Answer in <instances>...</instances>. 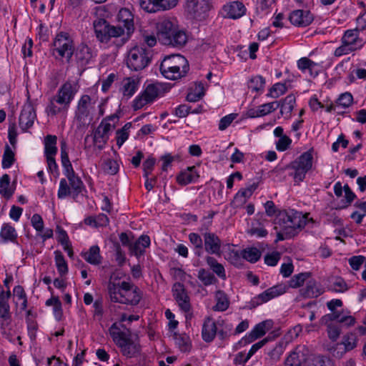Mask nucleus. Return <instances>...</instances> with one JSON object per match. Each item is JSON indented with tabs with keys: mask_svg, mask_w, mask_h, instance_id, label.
<instances>
[{
	"mask_svg": "<svg viewBox=\"0 0 366 366\" xmlns=\"http://www.w3.org/2000/svg\"><path fill=\"white\" fill-rule=\"evenodd\" d=\"M61 162L63 167V172L67 179L62 178L59 182L57 192L59 199H64L71 196L76 199L84 189V184L79 177H78L69 160L66 151V142H61Z\"/></svg>",
	"mask_w": 366,
	"mask_h": 366,
	"instance_id": "1",
	"label": "nucleus"
},
{
	"mask_svg": "<svg viewBox=\"0 0 366 366\" xmlns=\"http://www.w3.org/2000/svg\"><path fill=\"white\" fill-rule=\"evenodd\" d=\"M107 289L109 298L114 302L135 306L142 297L140 289L126 281L118 283L109 282Z\"/></svg>",
	"mask_w": 366,
	"mask_h": 366,
	"instance_id": "2",
	"label": "nucleus"
},
{
	"mask_svg": "<svg viewBox=\"0 0 366 366\" xmlns=\"http://www.w3.org/2000/svg\"><path fill=\"white\" fill-rule=\"evenodd\" d=\"M76 92V91L71 82L64 83L58 89L56 94L49 99L45 108L47 116L53 117L59 114L66 113L74 98Z\"/></svg>",
	"mask_w": 366,
	"mask_h": 366,
	"instance_id": "3",
	"label": "nucleus"
},
{
	"mask_svg": "<svg viewBox=\"0 0 366 366\" xmlns=\"http://www.w3.org/2000/svg\"><path fill=\"white\" fill-rule=\"evenodd\" d=\"M157 39L164 44L181 48L187 41V36L184 31L177 29L168 19L161 20L157 25Z\"/></svg>",
	"mask_w": 366,
	"mask_h": 366,
	"instance_id": "4",
	"label": "nucleus"
},
{
	"mask_svg": "<svg viewBox=\"0 0 366 366\" xmlns=\"http://www.w3.org/2000/svg\"><path fill=\"white\" fill-rule=\"evenodd\" d=\"M275 229H284L297 232L305 225L302 213L294 209L280 210L274 220Z\"/></svg>",
	"mask_w": 366,
	"mask_h": 366,
	"instance_id": "5",
	"label": "nucleus"
},
{
	"mask_svg": "<svg viewBox=\"0 0 366 366\" xmlns=\"http://www.w3.org/2000/svg\"><path fill=\"white\" fill-rule=\"evenodd\" d=\"M51 53L57 60L65 59L67 63L71 61L74 53V42L68 33L61 31L56 35L52 43Z\"/></svg>",
	"mask_w": 366,
	"mask_h": 366,
	"instance_id": "6",
	"label": "nucleus"
},
{
	"mask_svg": "<svg viewBox=\"0 0 366 366\" xmlns=\"http://www.w3.org/2000/svg\"><path fill=\"white\" fill-rule=\"evenodd\" d=\"M212 217L213 214L208 217H204L205 222L202 224L198 230L204 239L203 250L204 249L209 254L220 256L222 252V241L214 232L209 231V227L212 223Z\"/></svg>",
	"mask_w": 366,
	"mask_h": 366,
	"instance_id": "7",
	"label": "nucleus"
},
{
	"mask_svg": "<svg viewBox=\"0 0 366 366\" xmlns=\"http://www.w3.org/2000/svg\"><path fill=\"white\" fill-rule=\"evenodd\" d=\"M93 25L96 37L102 44H107L112 39L124 35V29L122 26L111 25L104 19H96Z\"/></svg>",
	"mask_w": 366,
	"mask_h": 366,
	"instance_id": "8",
	"label": "nucleus"
},
{
	"mask_svg": "<svg viewBox=\"0 0 366 366\" xmlns=\"http://www.w3.org/2000/svg\"><path fill=\"white\" fill-rule=\"evenodd\" d=\"M152 59L149 49L142 46H134L129 50L127 54V65L133 71H140L147 67Z\"/></svg>",
	"mask_w": 366,
	"mask_h": 366,
	"instance_id": "9",
	"label": "nucleus"
},
{
	"mask_svg": "<svg viewBox=\"0 0 366 366\" xmlns=\"http://www.w3.org/2000/svg\"><path fill=\"white\" fill-rule=\"evenodd\" d=\"M111 336L120 348L122 355L131 358L137 355L140 352L139 344L133 340L131 337L123 332H112L110 330Z\"/></svg>",
	"mask_w": 366,
	"mask_h": 366,
	"instance_id": "10",
	"label": "nucleus"
},
{
	"mask_svg": "<svg viewBox=\"0 0 366 366\" xmlns=\"http://www.w3.org/2000/svg\"><path fill=\"white\" fill-rule=\"evenodd\" d=\"M164 92V88L160 83L157 82L148 84L144 92L134 99L133 102L134 109H140L145 105L153 102Z\"/></svg>",
	"mask_w": 366,
	"mask_h": 366,
	"instance_id": "11",
	"label": "nucleus"
},
{
	"mask_svg": "<svg viewBox=\"0 0 366 366\" xmlns=\"http://www.w3.org/2000/svg\"><path fill=\"white\" fill-rule=\"evenodd\" d=\"M313 156L311 150L302 154L295 161L291 163L290 167L295 170L292 174L295 182H302L307 172L312 167Z\"/></svg>",
	"mask_w": 366,
	"mask_h": 366,
	"instance_id": "12",
	"label": "nucleus"
},
{
	"mask_svg": "<svg viewBox=\"0 0 366 366\" xmlns=\"http://www.w3.org/2000/svg\"><path fill=\"white\" fill-rule=\"evenodd\" d=\"M310 353L305 345H297L286 357L284 366H307Z\"/></svg>",
	"mask_w": 366,
	"mask_h": 366,
	"instance_id": "13",
	"label": "nucleus"
},
{
	"mask_svg": "<svg viewBox=\"0 0 366 366\" xmlns=\"http://www.w3.org/2000/svg\"><path fill=\"white\" fill-rule=\"evenodd\" d=\"M11 295L9 290L5 292L0 287V327L2 330H5L11 322V308L9 303Z\"/></svg>",
	"mask_w": 366,
	"mask_h": 366,
	"instance_id": "14",
	"label": "nucleus"
},
{
	"mask_svg": "<svg viewBox=\"0 0 366 366\" xmlns=\"http://www.w3.org/2000/svg\"><path fill=\"white\" fill-rule=\"evenodd\" d=\"M178 2L179 0H139V6L148 13H155L172 9Z\"/></svg>",
	"mask_w": 366,
	"mask_h": 366,
	"instance_id": "15",
	"label": "nucleus"
},
{
	"mask_svg": "<svg viewBox=\"0 0 366 366\" xmlns=\"http://www.w3.org/2000/svg\"><path fill=\"white\" fill-rule=\"evenodd\" d=\"M36 119V110L29 97L26 103L23 106L19 116V124L20 128L24 132L27 131L28 129L33 126Z\"/></svg>",
	"mask_w": 366,
	"mask_h": 366,
	"instance_id": "16",
	"label": "nucleus"
},
{
	"mask_svg": "<svg viewBox=\"0 0 366 366\" xmlns=\"http://www.w3.org/2000/svg\"><path fill=\"white\" fill-rule=\"evenodd\" d=\"M172 292L174 300H176L180 310L184 312H189L192 306L190 303V297L183 284L176 282L172 287Z\"/></svg>",
	"mask_w": 366,
	"mask_h": 366,
	"instance_id": "17",
	"label": "nucleus"
},
{
	"mask_svg": "<svg viewBox=\"0 0 366 366\" xmlns=\"http://www.w3.org/2000/svg\"><path fill=\"white\" fill-rule=\"evenodd\" d=\"M212 7V0H187V11L195 18L201 17Z\"/></svg>",
	"mask_w": 366,
	"mask_h": 366,
	"instance_id": "18",
	"label": "nucleus"
},
{
	"mask_svg": "<svg viewBox=\"0 0 366 366\" xmlns=\"http://www.w3.org/2000/svg\"><path fill=\"white\" fill-rule=\"evenodd\" d=\"M104 122H101L93 134L94 144L99 150H102L107 143L112 130V124H104Z\"/></svg>",
	"mask_w": 366,
	"mask_h": 366,
	"instance_id": "19",
	"label": "nucleus"
},
{
	"mask_svg": "<svg viewBox=\"0 0 366 366\" xmlns=\"http://www.w3.org/2000/svg\"><path fill=\"white\" fill-rule=\"evenodd\" d=\"M74 55L76 62L80 66H86L90 64L97 56L96 51L85 44H79L74 49Z\"/></svg>",
	"mask_w": 366,
	"mask_h": 366,
	"instance_id": "20",
	"label": "nucleus"
},
{
	"mask_svg": "<svg viewBox=\"0 0 366 366\" xmlns=\"http://www.w3.org/2000/svg\"><path fill=\"white\" fill-rule=\"evenodd\" d=\"M289 19L296 26L305 27L312 22L314 17L308 10L297 9L290 14Z\"/></svg>",
	"mask_w": 366,
	"mask_h": 366,
	"instance_id": "21",
	"label": "nucleus"
},
{
	"mask_svg": "<svg viewBox=\"0 0 366 366\" xmlns=\"http://www.w3.org/2000/svg\"><path fill=\"white\" fill-rule=\"evenodd\" d=\"M163 67L169 69L174 66L183 69V73H187L189 69L188 61L185 57L180 54H172L165 56L163 61Z\"/></svg>",
	"mask_w": 366,
	"mask_h": 366,
	"instance_id": "22",
	"label": "nucleus"
},
{
	"mask_svg": "<svg viewBox=\"0 0 366 366\" xmlns=\"http://www.w3.org/2000/svg\"><path fill=\"white\" fill-rule=\"evenodd\" d=\"M278 107H280L278 102L265 103L257 107L249 108L247 114L250 118L264 117L275 111Z\"/></svg>",
	"mask_w": 366,
	"mask_h": 366,
	"instance_id": "23",
	"label": "nucleus"
},
{
	"mask_svg": "<svg viewBox=\"0 0 366 366\" xmlns=\"http://www.w3.org/2000/svg\"><path fill=\"white\" fill-rule=\"evenodd\" d=\"M341 43L346 44L355 51L360 49L365 44L359 37V31L356 29L345 31L341 39Z\"/></svg>",
	"mask_w": 366,
	"mask_h": 366,
	"instance_id": "24",
	"label": "nucleus"
},
{
	"mask_svg": "<svg viewBox=\"0 0 366 366\" xmlns=\"http://www.w3.org/2000/svg\"><path fill=\"white\" fill-rule=\"evenodd\" d=\"M297 67L302 72H308L311 77H316L322 69L321 64L315 62L307 57H302L297 61Z\"/></svg>",
	"mask_w": 366,
	"mask_h": 366,
	"instance_id": "25",
	"label": "nucleus"
},
{
	"mask_svg": "<svg viewBox=\"0 0 366 366\" xmlns=\"http://www.w3.org/2000/svg\"><path fill=\"white\" fill-rule=\"evenodd\" d=\"M225 16L229 19H239L244 15L246 8L240 1H232L223 6Z\"/></svg>",
	"mask_w": 366,
	"mask_h": 366,
	"instance_id": "26",
	"label": "nucleus"
},
{
	"mask_svg": "<svg viewBox=\"0 0 366 366\" xmlns=\"http://www.w3.org/2000/svg\"><path fill=\"white\" fill-rule=\"evenodd\" d=\"M217 333V327L215 321L210 317L205 318L202 329V337L204 342H212Z\"/></svg>",
	"mask_w": 366,
	"mask_h": 366,
	"instance_id": "27",
	"label": "nucleus"
},
{
	"mask_svg": "<svg viewBox=\"0 0 366 366\" xmlns=\"http://www.w3.org/2000/svg\"><path fill=\"white\" fill-rule=\"evenodd\" d=\"M117 21L123 24L128 35L134 31V15L129 9L122 8L119 11Z\"/></svg>",
	"mask_w": 366,
	"mask_h": 366,
	"instance_id": "28",
	"label": "nucleus"
},
{
	"mask_svg": "<svg viewBox=\"0 0 366 366\" xmlns=\"http://www.w3.org/2000/svg\"><path fill=\"white\" fill-rule=\"evenodd\" d=\"M199 175L194 166L189 167L187 169L181 172L177 177V182L179 184L185 186L190 183L195 182Z\"/></svg>",
	"mask_w": 366,
	"mask_h": 366,
	"instance_id": "29",
	"label": "nucleus"
},
{
	"mask_svg": "<svg viewBox=\"0 0 366 366\" xmlns=\"http://www.w3.org/2000/svg\"><path fill=\"white\" fill-rule=\"evenodd\" d=\"M81 257L92 265H99L102 262V257L100 254V248L97 245H93L86 251L81 253Z\"/></svg>",
	"mask_w": 366,
	"mask_h": 366,
	"instance_id": "30",
	"label": "nucleus"
},
{
	"mask_svg": "<svg viewBox=\"0 0 366 366\" xmlns=\"http://www.w3.org/2000/svg\"><path fill=\"white\" fill-rule=\"evenodd\" d=\"M280 107V113L286 119L291 117V114L296 104V98L294 94H289L285 99L278 102Z\"/></svg>",
	"mask_w": 366,
	"mask_h": 366,
	"instance_id": "31",
	"label": "nucleus"
},
{
	"mask_svg": "<svg viewBox=\"0 0 366 366\" xmlns=\"http://www.w3.org/2000/svg\"><path fill=\"white\" fill-rule=\"evenodd\" d=\"M150 245V237L148 235H141L139 239L130 245L131 252L137 257L144 254L145 249Z\"/></svg>",
	"mask_w": 366,
	"mask_h": 366,
	"instance_id": "32",
	"label": "nucleus"
},
{
	"mask_svg": "<svg viewBox=\"0 0 366 366\" xmlns=\"http://www.w3.org/2000/svg\"><path fill=\"white\" fill-rule=\"evenodd\" d=\"M17 237V232L13 226L9 223L2 224L0 230V242L1 243L16 242Z\"/></svg>",
	"mask_w": 366,
	"mask_h": 366,
	"instance_id": "33",
	"label": "nucleus"
},
{
	"mask_svg": "<svg viewBox=\"0 0 366 366\" xmlns=\"http://www.w3.org/2000/svg\"><path fill=\"white\" fill-rule=\"evenodd\" d=\"M300 293L304 297L314 298L320 296L322 290L315 280H310L307 282L306 287L300 290Z\"/></svg>",
	"mask_w": 366,
	"mask_h": 366,
	"instance_id": "34",
	"label": "nucleus"
},
{
	"mask_svg": "<svg viewBox=\"0 0 366 366\" xmlns=\"http://www.w3.org/2000/svg\"><path fill=\"white\" fill-rule=\"evenodd\" d=\"M189 242L193 246L194 253L197 257H201L203 254L204 239L200 234L191 232L188 235Z\"/></svg>",
	"mask_w": 366,
	"mask_h": 366,
	"instance_id": "35",
	"label": "nucleus"
},
{
	"mask_svg": "<svg viewBox=\"0 0 366 366\" xmlns=\"http://www.w3.org/2000/svg\"><path fill=\"white\" fill-rule=\"evenodd\" d=\"M175 345L182 352H189L192 348V342L189 337L185 334H179L175 332L174 334Z\"/></svg>",
	"mask_w": 366,
	"mask_h": 366,
	"instance_id": "36",
	"label": "nucleus"
},
{
	"mask_svg": "<svg viewBox=\"0 0 366 366\" xmlns=\"http://www.w3.org/2000/svg\"><path fill=\"white\" fill-rule=\"evenodd\" d=\"M57 137L55 135L48 134L44 138V156H56L58 149L56 147Z\"/></svg>",
	"mask_w": 366,
	"mask_h": 366,
	"instance_id": "37",
	"label": "nucleus"
},
{
	"mask_svg": "<svg viewBox=\"0 0 366 366\" xmlns=\"http://www.w3.org/2000/svg\"><path fill=\"white\" fill-rule=\"evenodd\" d=\"M206 262L209 268L215 273L220 279L226 280V272L224 266L219 263L218 261L212 256L206 257Z\"/></svg>",
	"mask_w": 366,
	"mask_h": 366,
	"instance_id": "38",
	"label": "nucleus"
},
{
	"mask_svg": "<svg viewBox=\"0 0 366 366\" xmlns=\"http://www.w3.org/2000/svg\"><path fill=\"white\" fill-rule=\"evenodd\" d=\"M138 81L134 78L124 79L122 84V93L124 97L130 98L138 89Z\"/></svg>",
	"mask_w": 366,
	"mask_h": 366,
	"instance_id": "39",
	"label": "nucleus"
},
{
	"mask_svg": "<svg viewBox=\"0 0 366 366\" xmlns=\"http://www.w3.org/2000/svg\"><path fill=\"white\" fill-rule=\"evenodd\" d=\"M307 366H333L331 360L324 355L310 353Z\"/></svg>",
	"mask_w": 366,
	"mask_h": 366,
	"instance_id": "40",
	"label": "nucleus"
},
{
	"mask_svg": "<svg viewBox=\"0 0 366 366\" xmlns=\"http://www.w3.org/2000/svg\"><path fill=\"white\" fill-rule=\"evenodd\" d=\"M164 69L165 68L163 67V64L161 63L159 67L160 71L162 75L168 79L175 80L184 76L187 74V73H183V69L177 68L175 66L169 69L164 70Z\"/></svg>",
	"mask_w": 366,
	"mask_h": 366,
	"instance_id": "41",
	"label": "nucleus"
},
{
	"mask_svg": "<svg viewBox=\"0 0 366 366\" xmlns=\"http://www.w3.org/2000/svg\"><path fill=\"white\" fill-rule=\"evenodd\" d=\"M216 305L213 307L214 311H225L229 305L227 295L222 290H218L215 295Z\"/></svg>",
	"mask_w": 366,
	"mask_h": 366,
	"instance_id": "42",
	"label": "nucleus"
},
{
	"mask_svg": "<svg viewBox=\"0 0 366 366\" xmlns=\"http://www.w3.org/2000/svg\"><path fill=\"white\" fill-rule=\"evenodd\" d=\"M0 194L6 199H9L14 194V189L10 187V177L7 174L0 178Z\"/></svg>",
	"mask_w": 366,
	"mask_h": 366,
	"instance_id": "43",
	"label": "nucleus"
},
{
	"mask_svg": "<svg viewBox=\"0 0 366 366\" xmlns=\"http://www.w3.org/2000/svg\"><path fill=\"white\" fill-rule=\"evenodd\" d=\"M132 126V122H127L122 129H118L116 132L117 145L119 147V148H120L128 139L129 136V129Z\"/></svg>",
	"mask_w": 366,
	"mask_h": 366,
	"instance_id": "44",
	"label": "nucleus"
},
{
	"mask_svg": "<svg viewBox=\"0 0 366 366\" xmlns=\"http://www.w3.org/2000/svg\"><path fill=\"white\" fill-rule=\"evenodd\" d=\"M273 326V322L271 320L262 321L256 325L252 330L256 337L260 338L264 336Z\"/></svg>",
	"mask_w": 366,
	"mask_h": 366,
	"instance_id": "45",
	"label": "nucleus"
},
{
	"mask_svg": "<svg viewBox=\"0 0 366 366\" xmlns=\"http://www.w3.org/2000/svg\"><path fill=\"white\" fill-rule=\"evenodd\" d=\"M15 162V154L11 148L6 144L2 156L1 166L4 169L10 168Z\"/></svg>",
	"mask_w": 366,
	"mask_h": 366,
	"instance_id": "46",
	"label": "nucleus"
},
{
	"mask_svg": "<svg viewBox=\"0 0 366 366\" xmlns=\"http://www.w3.org/2000/svg\"><path fill=\"white\" fill-rule=\"evenodd\" d=\"M242 257L251 263H255L259 259L261 252L256 247H247L242 251Z\"/></svg>",
	"mask_w": 366,
	"mask_h": 366,
	"instance_id": "47",
	"label": "nucleus"
},
{
	"mask_svg": "<svg viewBox=\"0 0 366 366\" xmlns=\"http://www.w3.org/2000/svg\"><path fill=\"white\" fill-rule=\"evenodd\" d=\"M288 90L286 83H276L269 89L267 97L277 99L283 95Z\"/></svg>",
	"mask_w": 366,
	"mask_h": 366,
	"instance_id": "48",
	"label": "nucleus"
},
{
	"mask_svg": "<svg viewBox=\"0 0 366 366\" xmlns=\"http://www.w3.org/2000/svg\"><path fill=\"white\" fill-rule=\"evenodd\" d=\"M54 254L55 263L58 272L60 274L61 276L66 274L68 272V266L64 255L59 250L55 251Z\"/></svg>",
	"mask_w": 366,
	"mask_h": 366,
	"instance_id": "49",
	"label": "nucleus"
},
{
	"mask_svg": "<svg viewBox=\"0 0 366 366\" xmlns=\"http://www.w3.org/2000/svg\"><path fill=\"white\" fill-rule=\"evenodd\" d=\"M336 106L340 109H347L353 103V97L350 92H345L340 95L335 101Z\"/></svg>",
	"mask_w": 366,
	"mask_h": 366,
	"instance_id": "50",
	"label": "nucleus"
},
{
	"mask_svg": "<svg viewBox=\"0 0 366 366\" xmlns=\"http://www.w3.org/2000/svg\"><path fill=\"white\" fill-rule=\"evenodd\" d=\"M265 79L260 75L252 76L248 81V88L252 91L259 92L263 90Z\"/></svg>",
	"mask_w": 366,
	"mask_h": 366,
	"instance_id": "51",
	"label": "nucleus"
},
{
	"mask_svg": "<svg viewBox=\"0 0 366 366\" xmlns=\"http://www.w3.org/2000/svg\"><path fill=\"white\" fill-rule=\"evenodd\" d=\"M309 277V272H303L295 274L288 282L289 287L292 288L300 287L308 279Z\"/></svg>",
	"mask_w": 366,
	"mask_h": 366,
	"instance_id": "52",
	"label": "nucleus"
},
{
	"mask_svg": "<svg viewBox=\"0 0 366 366\" xmlns=\"http://www.w3.org/2000/svg\"><path fill=\"white\" fill-rule=\"evenodd\" d=\"M273 299L268 290L264 291L262 293L255 296L250 301V305L252 307H256L264 302Z\"/></svg>",
	"mask_w": 366,
	"mask_h": 366,
	"instance_id": "53",
	"label": "nucleus"
},
{
	"mask_svg": "<svg viewBox=\"0 0 366 366\" xmlns=\"http://www.w3.org/2000/svg\"><path fill=\"white\" fill-rule=\"evenodd\" d=\"M197 277L205 286L213 285L217 281L214 275L204 269L199 270Z\"/></svg>",
	"mask_w": 366,
	"mask_h": 366,
	"instance_id": "54",
	"label": "nucleus"
},
{
	"mask_svg": "<svg viewBox=\"0 0 366 366\" xmlns=\"http://www.w3.org/2000/svg\"><path fill=\"white\" fill-rule=\"evenodd\" d=\"M102 169L105 173L114 175L118 172L119 166L116 160L107 159L104 162Z\"/></svg>",
	"mask_w": 366,
	"mask_h": 366,
	"instance_id": "55",
	"label": "nucleus"
},
{
	"mask_svg": "<svg viewBox=\"0 0 366 366\" xmlns=\"http://www.w3.org/2000/svg\"><path fill=\"white\" fill-rule=\"evenodd\" d=\"M285 342H280L268 352V355L273 362L278 361L285 351Z\"/></svg>",
	"mask_w": 366,
	"mask_h": 366,
	"instance_id": "56",
	"label": "nucleus"
},
{
	"mask_svg": "<svg viewBox=\"0 0 366 366\" xmlns=\"http://www.w3.org/2000/svg\"><path fill=\"white\" fill-rule=\"evenodd\" d=\"M89 109L76 108V119L82 125H87L92 121Z\"/></svg>",
	"mask_w": 366,
	"mask_h": 366,
	"instance_id": "57",
	"label": "nucleus"
},
{
	"mask_svg": "<svg viewBox=\"0 0 366 366\" xmlns=\"http://www.w3.org/2000/svg\"><path fill=\"white\" fill-rule=\"evenodd\" d=\"M342 344L345 346V351H350L355 349L357 345V337L355 333H349L344 336Z\"/></svg>",
	"mask_w": 366,
	"mask_h": 366,
	"instance_id": "58",
	"label": "nucleus"
},
{
	"mask_svg": "<svg viewBox=\"0 0 366 366\" xmlns=\"http://www.w3.org/2000/svg\"><path fill=\"white\" fill-rule=\"evenodd\" d=\"M327 326V335L332 341H336L341 332L340 327L335 323H330Z\"/></svg>",
	"mask_w": 366,
	"mask_h": 366,
	"instance_id": "59",
	"label": "nucleus"
},
{
	"mask_svg": "<svg viewBox=\"0 0 366 366\" xmlns=\"http://www.w3.org/2000/svg\"><path fill=\"white\" fill-rule=\"evenodd\" d=\"M237 114H229L222 117L219 122L218 128L220 131L225 130L236 119Z\"/></svg>",
	"mask_w": 366,
	"mask_h": 366,
	"instance_id": "60",
	"label": "nucleus"
},
{
	"mask_svg": "<svg viewBox=\"0 0 366 366\" xmlns=\"http://www.w3.org/2000/svg\"><path fill=\"white\" fill-rule=\"evenodd\" d=\"M242 252H239L237 250H231L228 253V261L235 267H239L242 265Z\"/></svg>",
	"mask_w": 366,
	"mask_h": 366,
	"instance_id": "61",
	"label": "nucleus"
},
{
	"mask_svg": "<svg viewBox=\"0 0 366 366\" xmlns=\"http://www.w3.org/2000/svg\"><path fill=\"white\" fill-rule=\"evenodd\" d=\"M365 260V257L364 256H352L348 259V262L352 269L357 271L360 269Z\"/></svg>",
	"mask_w": 366,
	"mask_h": 366,
	"instance_id": "62",
	"label": "nucleus"
},
{
	"mask_svg": "<svg viewBox=\"0 0 366 366\" xmlns=\"http://www.w3.org/2000/svg\"><path fill=\"white\" fill-rule=\"evenodd\" d=\"M292 144V139L288 136L281 137L276 143V149L280 152L286 151Z\"/></svg>",
	"mask_w": 366,
	"mask_h": 366,
	"instance_id": "63",
	"label": "nucleus"
},
{
	"mask_svg": "<svg viewBox=\"0 0 366 366\" xmlns=\"http://www.w3.org/2000/svg\"><path fill=\"white\" fill-rule=\"evenodd\" d=\"M156 159L152 157H149L143 163L144 177L147 178L154 169Z\"/></svg>",
	"mask_w": 366,
	"mask_h": 366,
	"instance_id": "64",
	"label": "nucleus"
}]
</instances>
